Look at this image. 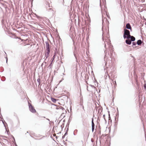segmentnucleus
<instances>
[{
	"label": "nucleus",
	"mask_w": 146,
	"mask_h": 146,
	"mask_svg": "<svg viewBox=\"0 0 146 146\" xmlns=\"http://www.w3.org/2000/svg\"><path fill=\"white\" fill-rule=\"evenodd\" d=\"M47 9V10L48 11H49L50 10H52V8H50L49 9Z\"/></svg>",
	"instance_id": "nucleus-20"
},
{
	"label": "nucleus",
	"mask_w": 146,
	"mask_h": 146,
	"mask_svg": "<svg viewBox=\"0 0 146 146\" xmlns=\"http://www.w3.org/2000/svg\"><path fill=\"white\" fill-rule=\"evenodd\" d=\"M92 127H95V125L94 122L93 118L92 119Z\"/></svg>",
	"instance_id": "nucleus-10"
},
{
	"label": "nucleus",
	"mask_w": 146,
	"mask_h": 146,
	"mask_svg": "<svg viewBox=\"0 0 146 146\" xmlns=\"http://www.w3.org/2000/svg\"><path fill=\"white\" fill-rule=\"evenodd\" d=\"M13 140H14V141L15 142V139L14 137H13Z\"/></svg>",
	"instance_id": "nucleus-32"
},
{
	"label": "nucleus",
	"mask_w": 146,
	"mask_h": 146,
	"mask_svg": "<svg viewBox=\"0 0 146 146\" xmlns=\"http://www.w3.org/2000/svg\"><path fill=\"white\" fill-rule=\"evenodd\" d=\"M94 128H95V127H92V131L93 132V131L94 130Z\"/></svg>",
	"instance_id": "nucleus-25"
},
{
	"label": "nucleus",
	"mask_w": 146,
	"mask_h": 146,
	"mask_svg": "<svg viewBox=\"0 0 146 146\" xmlns=\"http://www.w3.org/2000/svg\"><path fill=\"white\" fill-rule=\"evenodd\" d=\"M49 54V53H48V54L46 52V53H45V57H46V58L45 59V60L48 57V56Z\"/></svg>",
	"instance_id": "nucleus-13"
},
{
	"label": "nucleus",
	"mask_w": 146,
	"mask_h": 146,
	"mask_svg": "<svg viewBox=\"0 0 146 146\" xmlns=\"http://www.w3.org/2000/svg\"><path fill=\"white\" fill-rule=\"evenodd\" d=\"M105 115H103V117L104 119H105Z\"/></svg>",
	"instance_id": "nucleus-30"
},
{
	"label": "nucleus",
	"mask_w": 146,
	"mask_h": 146,
	"mask_svg": "<svg viewBox=\"0 0 146 146\" xmlns=\"http://www.w3.org/2000/svg\"><path fill=\"white\" fill-rule=\"evenodd\" d=\"M104 52H105V54H106V51H105Z\"/></svg>",
	"instance_id": "nucleus-38"
},
{
	"label": "nucleus",
	"mask_w": 146,
	"mask_h": 146,
	"mask_svg": "<svg viewBox=\"0 0 146 146\" xmlns=\"http://www.w3.org/2000/svg\"><path fill=\"white\" fill-rule=\"evenodd\" d=\"M15 145L16 146H17V145L16 144V143H15Z\"/></svg>",
	"instance_id": "nucleus-41"
},
{
	"label": "nucleus",
	"mask_w": 146,
	"mask_h": 146,
	"mask_svg": "<svg viewBox=\"0 0 146 146\" xmlns=\"http://www.w3.org/2000/svg\"><path fill=\"white\" fill-rule=\"evenodd\" d=\"M44 63L45 64V66H46V62H44L43 63H42L41 65V66L42 67V66H43L44 65Z\"/></svg>",
	"instance_id": "nucleus-19"
},
{
	"label": "nucleus",
	"mask_w": 146,
	"mask_h": 146,
	"mask_svg": "<svg viewBox=\"0 0 146 146\" xmlns=\"http://www.w3.org/2000/svg\"><path fill=\"white\" fill-rule=\"evenodd\" d=\"M5 58L6 59V63H7V61H8V58H7V57L6 56V57H5Z\"/></svg>",
	"instance_id": "nucleus-27"
},
{
	"label": "nucleus",
	"mask_w": 146,
	"mask_h": 146,
	"mask_svg": "<svg viewBox=\"0 0 146 146\" xmlns=\"http://www.w3.org/2000/svg\"><path fill=\"white\" fill-rule=\"evenodd\" d=\"M15 145L16 146H17V145L16 144V143H15Z\"/></svg>",
	"instance_id": "nucleus-40"
},
{
	"label": "nucleus",
	"mask_w": 146,
	"mask_h": 146,
	"mask_svg": "<svg viewBox=\"0 0 146 146\" xmlns=\"http://www.w3.org/2000/svg\"><path fill=\"white\" fill-rule=\"evenodd\" d=\"M51 101L54 103H55L58 100H56L53 98H51Z\"/></svg>",
	"instance_id": "nucleus-9"
},
{
	"label": "nucleus",
	"mask_w": 146,
	"mask_h": 146,
	"mask_svg": "<svg viewBox=\"0 0 146 146\" xmlns=\"http://www.w3.org/2000/svg\"><path fill=\"white\" fill-rule=\"evenodd\" d=\"M28 105L29 110L31 112L34 113L36 112V110L34 109V107L32 106V104L28 102Z\"/></svg>",
	"instance_id": "nucleus-2"
},
{
	"label": "nucleus",
	"mask_w": 146,
	"mask_h": 146,
	"mask_svg": "<svg viewBox=\"0 0 146 146\" xmlns=\"http://www.w3.org/2000/svg\"><path fill=\"white\" fill-rule=\"evenodd\" d=\"M37 82L38 83L39 85H40V79L39 78H38L37 79Z\"/></svg>",
	"instance_id": "nucleus-15"
},
{
	"label": "nucleus",
	"mask_w": 146,
	"mask_h": 146,
	"mask_svg": "<svg viewBox=\"0 0 146 146\" xmlns=\"http://www.w3.org/2000/svg\"><path fill=\"white\" fill-rule=\"evenodd\" d=\"M68 129H67L66 131V132H67L68 133Z\"/></svg>",
	"instance_id": "nucleus-31"
},
{
	"label": "nucleus",
	"mask_w": 146,
	"mask_h": 146,
	"mask_svg": "<svg viewBox=\"0 0 146 146\" xmlns=\"http://www.w3.org/2000/svg\"><path fill=\"white\" fill-rule=\"evenodd\" d=\"M105 19L106 20H107V19Z\"/></svg>",
	"instance_id": "nucleus-46"
},
{
	"label": "nucleus",
	"mask_w": 146,
	"mask_h": 146,
	"mask_svg": "<svg viewBox=\"0 0 146 146\" xmlns=\"http://www.w3.org/2000/svg\"><path fill=\"white\" fill-rule=\"evenodd\" d=\"M45 43L46 45V53L48 54V53H50V45L48 42L47 41H46Z\"/></svg>",
	"instance_id": "nucleus-3"
},
{
	"label": "nucleus",
	"mask_w": 146,
	"mask_h": 146,
	"mask_svg": "<svg viewBox=\"0 0 146 146\" xmlns=\"http://www.w3.org/2000/svg\"><path fill=\"white\" fill-rule=\"evenodd\" d=\"M126 27L127 29H129L131 31V27L129 23H127L126 25Z\"/></svg>",
	"instance_id": "nucleus-5"
},
{
	"label": "nucleus",
	"mask_w": 146,
	"mask_h": 146,
	"mask_svg": "<svg viewBox=\"0 0 146 146\" xmlns=\"http://www.w3.org/2000/svg\"><path fill=\"white\" fill-rule=\"evenodd\" d=\"M104 19H103L102 20V23H103V22H104Z\"/></svg>",
	"instance_id": "nucleus-33"
},
{
	"label": "nucleus",
	"mask_w": 146,
	"mask_h": 146,
	"mask_svg": "<svg viewBox=\"0 0 146 146\" xmlns=\"http://www.w3.org/2000/svg\"><path fill=\"white\" fill-rule=\"evenodd\" d=\"M98 107L97 106H96L95 109L94 110V111H95V110H96V111L97 112V111L98 109Z\"/></svg>",
	"instance_id": "nucleus-21"
},
{
	"label": "nucleus",
	"mask_w": 146,
	"mask_h": 146,
	"mask_svg": "<svg viewBox=\"0 0 146 146\" xmlns=\"http://www.w3.org/2000/svg\"><path fill=\"white\" fill-rule=\"evenodd\" d=\"M144 87L145 89H146V83L144 85Z\"/></svg>",
	"instance_id": "nucleus-23"
},
{
	"label": "nucleus",
	"mask_w": 146,
	"mask_h": 146,
	"mask_svg": "<svg viewBox=\"0 0 146 146\" xmlns=\"http://www.w3.org/2000/svg\"><path fill=\"white\" fill-rule=\"evenodd\" d=\"M70 111H71V110L72 109H71V108H70Z\"/></svg>",
	"instance_id": "nucleus-45"
},
{
	"label": "nucleus",
	"mask_w": 146,
	"mask_h": 146,
	"mask_svg": "<svg viewBox=\"0 0 146 146\" xmlns=\"http://www.w3.org/2000/svg\"><path fill=\"white\" fill-rule=\"evenodd\" d=\"M5 78L4 76H2L1 78V80L3 81H4L5 80Z\"/></svg>",
	"instance_id": "nucleus-12"
},
{
	"label": "nucleus",
	"mask_w": 146,
	"mask_h": 146,
	"mask_svg": "<svg viewBox=\"0 0 146 146\" xmlns=\"http://www.w3.org/2000/svg\"><path fill=\"white\" fill-rule=\"evenodd\" d=\"M52 64V62H51V63L49 65V67H51V65Z\"/></svg>",
	"instance_id": "nucleus-29"
},
{
	"label": "nucleus",
	"mask_w": 146,
	"mask_h": 146,
	"mask_svg": "<svg viewBox=\"0 0 146 146\" xmlns=\"http://www.w3.org/2000/svg\"><path fill=\"white\" fill-rule=\"evenodd\" d=\"M90 86L91 87H92V88H95V87L94 86L92 85H90Z\"/></svg>",
	"instance_id": "nucleus-26"
},
{
	"label": "nucleus",
	"mask_w": 146,
	"mask_h": 146,
	"mask_svg": "<svg viewBox=\"0 0 146 146\" xmlns=\"http://www.w3.org/2000/svg\"><path fill=\"white\" fill-rule=\"evenodd\" d=\"M88 86H87V90L88 91Z\"/></svg>",
	"instance_id": "nucleus-43"
},
{
	"label": "nucleus",
	"mask_w": 146,
	"mask_h": 146,
	"mask_svg": "<svg viewBox=\"0 0 146 146\" xmlns=\"http://www.w3.org/2000/svg\"><path fill=\"white\" fill-rule=\"evenodd\" d=\"M50 7V4H49V3L48 2V3L47 2V3L46 4V8H48V7Z\"/></svg>",
	"instance_id": "nucleus-11"
},
{
	"label": "nucleus",
	"mask_w": 146,
	"mask_h": 146,
	"mask_svg": "<svg viewBox=\"0 0 146 146\" xmlns=\"http://www.w3.org/2000/svg\"><path fill=\"white\" fill-rule=\"evenodd\" d=\"M145 140L146 141V136L145 135Z\"/></svg>",
	"instance_id": "nucleus-42"
},
{
	"label": "nucleus",
	"mask_w": 146,
	"mask_h": 146,
	"mask_svg": "<svg viewBox=\"0 0 146 146\" xmlns=\"http://www.w3.org/2000/svg\"><path fill=\"white\" fill-rule=\"evenodd\" d=\"M5 54H6V55H7L6 53L5 52Z\"/></svg>",
	"instance_id": "nucleus-44"
},
{
	"label": "nucleus",
	"mask_w": 146,
	"mask_h": 146,
	"mask_svg": "<svg viewBox=\"0 0 146 146\" xmlns=\"http://www.w3.org/2000/svg\"><path fill=\"white\" fill-rule=\"evenodd\" d=\"M55 54H56V53L55 52L54 55L53 56V57H52V61H51L52 62H53V60H54V58Z\"/></svg>",
	"instance_id": "nucleus-18"
},
{
	"label": "nucleus",
	"mask_w": 146,
	"mask_h": 146,
	"mask_svg": "<svg viewBox=\"0 0 146 146\" xmlns=\"http://www.w3.org/2000/svg\"><path fill=\"white\" fill-rule=\"evenodd\" d=\"M108 112L109 113V117H110V112L109 111H108Z\"/></svg>",
	"instance_id": "nucleus-34"
},
{
	"label": "nucleus",
	"mask_w": 146,
	"mask_h": 146,
	"mask_svg": "<svg viewBox=\"0 0 146 146\" xmlns=\"http://www.w3.org/2000/svg\"><path fill=\"white\" fill-rule=\"evenodd\" d=\"M98 109V113L100 112V110H101V111H102V108H101V107H99Z\"/></svg>",
	"instance_id": "nucleus-14"
},
{
	"label": "nucleus",
	"mask_w": 146,
	"mask_h": 146,
	"mask_svg": "<svg viewBox=\"0 0 146 146\" xmlns=\"http://www.w3.org/2000/svg\"><path fill=\"white\" fill-rule=\"evenodd\" d=\"M2 122L3 124H4V126L6 127V126L5 125V121H2Z\"/></svg>",
	"instance_id": "nucleus-22"
},
{
	"label": "nucleus",
	"mask_w": 146,
	"mask_h": 146,
	"mask_svg": "<svg viewBox=\"0 0 146 146\" xmlns=\"http://www.w3.org/2000/svg\"><path fill=\"white\" fill-rule=\"evenodd\" d=\"M131 41L129 39H126L125 40V43L127 44L130 45L131 43Z\"/></svg>",
	"instance_id": "nucleus-6"
},
{
	"label": "nucleus",
	"mask_w": 146,
	"mask_h": 146,
	"mask_svg": "<svg viewBox=\"0 0 146 146\" xmlns=\"http://www.w3.org/2000/svg\"><path fill=\"white\" fill-rule=\"evenodd\" d=\"M124 32L123 35V38L124 39L126 38L127 39L130 35L129 31L126 29H124Z\"/></svg>",
	"instance_id": "nucleus-1"
},
{
	"label": "nucleus",
	"mask_w": 146,
	"mask_h": 146,
	"mask_svg": "<svg viewBox=\"0 0 146 146\" xmlns=\"http://www.w3.org/2000/svg\"><path fill=\"white\" fill-rule=\"evenodd\" d=\"M128 39H130V40L131 41H134L135 40V38L133 36L130 35L128 37V38H127Z\"/></svg>",
	"instance_id": "nucleus-4"
},
{
	"label": "nucleus",
	"mask_w": 146,
	"mask_h": 146,
	"mask_svg": "<svg viewBox=\"0 0 146 146\" xmlns=\"http://www.w3.org/2000/svg\"><path fill=\"white\" fill-rule=\"evenodd\" d=\"M28 133V131H27V133Z\"/></svg>",
	"instance_id": "nucleus-47"
},
{
	"label": "nucleus",
	"mask_w": 146,
	"mask_h": 146,
	"mask_svg": "<svg viewBox=\"0 0 146 146\" xmlns=\"http://www.w3.org/2000/svg\"><path fill=\"white\" fill-rule=\"evenodd\" d=\"M104 60H105V59H106V54L104 56Z\"/></svg>",
	"instance_id": "nucleus-24"
},
{
	"label": "nucleus",
	"mask_w": 146,
	"mask_h": 146,
	"mask_svg": "<svg viewBox=\"0 0 146 146\" xmlns=\"http://www.w3.org/2000/svg\"><path fill=\"white\" fill-rule=\"evenodd\" d=\"M35 15H36V16H37V15L36 14H35Z\"/></svg>",
	"instance_id": "nucleus-39"
},
{
	"label": "nucleus",
	"mask_w": 146,
	"mask_h": 146,
	"mask_svg": "<svg viewBox=\"0 0 146 146\" xmlns=\"http://www.w3.org/2000/svg\"><path fill=\"white\" fill-rule=\"evenodd\" d=\"M106 15H107V17H108V18H109L110 17V16L109 15H108L107 13H106Z\"/></svg>",
	"instance_id": "nucleus-28"
},
{
	"label": "nucleus",
	"mask_w": 146,
	"mask_h": 146,
	"mask_svg": "<svg viewBox=\"0 0 146 146\" xmlns=\"http://www.w3.org/2000/svg\"><path fill=\"white\" fill-rule=\"evenodd\" d=\"M67 134V132H66L64 135L62 136V138L63 139L65 138V136Z\"/></svg>",
	"instance_id": "nucleus-17"
},
{
	"label": "nucleus",
	"mask_w": 146,
	"mask_h": 146,
	"mask_svg": "<svg viewBox=\"0 0 146 146\" xmlns=\"http://www.w3.org/2000/svg\"><path fill=\"white\" fill-rule=\"evenodd\" d=\"M132 45L134 46H136L137 44V42H133L132 43Z\"/></svg>",
	"instance_id": "nucleus-16"
},
{
	"label": "nucleus",
	"mask_w": 146,
	"mask_h": 146,
	"mask_svg": "<svg viewBox=\"0 0 146 146\" xmlns=\"http://www.w3.org/2000/svg\"><path fill=\"white\" fill-rule=\"evenodd\" d=\"M57 109H61L62 110H64V108L61 106H58L56 107Z\"/></svg>",
	"instance_id": "nucleus-8"
},
{
	"label": "nucleus",
	"mask_w": 146,
	"mask_h": 146,
	"mask_svg": "<svg viewBox=\"0 0 146 146\" xmlns=\"http://www.w3.org/2000/svg\"><path fill=\"white\" fill-rule=\"evenodd\" d=\"M46 119L49 121H50V120L49 119L47 118Z\"/></svg>",
	"instance_id": "nucleus-35"
},
{
	"label": "nucleus",
	"mask_w": 146,
	"mask_h": 146,
	"mask_svg": "<svg viewBox=\"0 0 146 146\" xmlns=\"http://www.w3.org/2000/svg\"><path fill=\"white\" fill-rule=\"evenodd\" d=\"M142 43V42L141 40L139 39L137 40V44L138 45H141Z\"/></svg>",
	"instance_id": "nucleus-7"
},
{
	"label": "nucleus",
	"mask_w": 146,
	"mask_h": 146,
	"mask_svg": "<svg viewBox=\"0 0 146 146\" xmlns=\"http://www.w3.org/2000/svg\"><path fill=\"white\" fill-rule=\"evenodd\" d=\"M114 83H115V84H116V82L115 81H114Z\"/></svg>",
	"instance_id": "nucleus-37"
},
{
	"label": "nucleus",
	"mask_w": 146,
	"mask_h": 146,
	"mask_svg": "<svg viewBox=\"0 0 146 146\" xmlns=\"http://www.w3.org/2000/svg\"><path fill=\"white\" fill-rule=\"evenodd\" d=\"M106 44H105V45H104V47H106Z\"/></svg>",
	"instance_id": "nucleus-36"
}]
</instances>
